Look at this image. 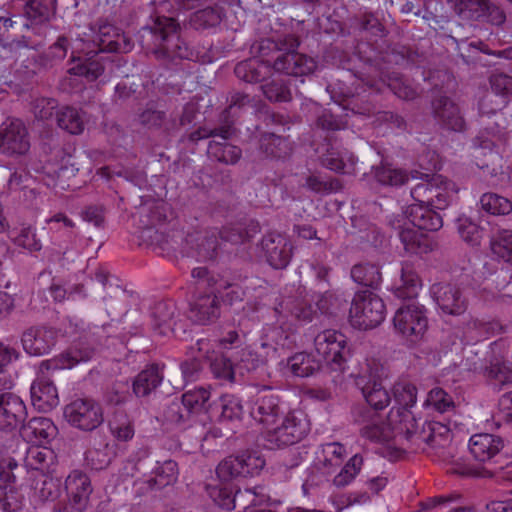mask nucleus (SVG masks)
Here are the masks:
<instances>
[{
    "instance_id": "7",
    "label": "nucleus",
    "mask_w": 512,
    "mask_h": 512,
    "mask_svg": "<svg viewBox=\"0 0 512 512\" xmlns=\"http://www.w3.org/2000/svg\"><path fill=\"white\" fill-rule=\"evenodd\" d=\"M154 40L156 58L170 60H194L196 54L179 35V24L172 17L157 16L152 26L145 28Z\"/></svg>"
},
{
    "instance_id": "55",
    "label": "nucleus",
    "mask_w": 512,
    "mask_h": 512,
    "mask_svg": "<svg viewBox=\"0 0 512 512\" xmlns=\"http://www.w3.org/2000/svg\"><path fill=\"white\" fill-rule=\"evenodd\" d=\"M264 96L271 102H289L292 99L289 84L283 79H272L261 86Z\"/></svg>"
},
{
    "instance_id": "2",
    "label": "nucleus",
    "mask_w": 512,
    "mask_h": 512,
    "mask_svg": "<svg viewBox=\"0 0 512 512\" xmlns=\"http://www.w3.org/2000/svg\"><path fill=\"white\" fill-rule=\"evenodd\" d=\"M260 224L256 220H248L223 227L207 229L204 232H194L184 235L183 231H174L168 235H159L157 243L163 256L168 258L193 257L197 261H210L217 257L220 241L231 244H243L252 240L260 233Z\"/></svg>"
},
{
    "instance_id": "30",
    "label": "nucleus",
    "mask_w": 512,
    "mask_h": 512,
    "mask_svg": "<svg viewBox=\"0 0 512 512\" xmlns=\"http://www.w3.org/2000/svg\"><path fill=\"white\" fill-rule=\"evenodd\" d=\"M396 228L399 229V239L407 253L424 255L434 249L435 243L433 239L428 234L423 233V230H419L407 223L403 226L398 225Z\"/></svg>"
},
{
    "instance_id": "62",
    "label": "nucleus",
    "mask_w": 512,
    "mask_h": 512,
    "mask_svg": "<svg viewBox=\"0 0 512 512\" xmlns=\"http://www.w3.org/2000/svg\"><path fill=\"white\" fill-rule=\"evenodd\" d=\"M323 462L327 467L340 466L346 457V448L339 442H330L322 445Z\"/></svg>"
},
{
    "instance_id": "8",
    "label": "nucleus",
    "mask_w": 512,
    "mask_h": 512,
    "mask_svg": "<svg viewBox=\"0 0 512 512\" xmlns=\"http://www.w3.org/2000/svg\"><path fill=\"white\" fill-rule=\"evenodd\" d=\"M233 134L234 129L231 125H224L214 129L200 127L191 132L189 139L192 142H198L202 139L212 138L207 147L209 158L226 165H234L240 160L242 150L228 142Z\"/></svg>"
},
{
    "instance_id": "5",
    "label": "nucleus",
    "mask_w": 512,
    "mask_h": 512,
    "mask_svg": "<svg viewBox=\"0 0 512 512\" xmlns=\"http://www.w3.org/2000/svg\"><path fill=\"white\" fill-rule=\"evenodd\" d=\"M338 304V298L331 291L305 296L284 297L275 307V313L289 318L292 323L306 325L323 315H330Z\"/></svg>"
},
{
    "instance_id": "56",
    "label": "nucleus",
    "mask_w": 512,
    "mask_h": 512,
    "mask_svg": "<svg viewBox=\"0 0 512 512\" xmlns=\"http://www.w3.org/2000/svg\"><path fill=\"white\" fill-rule=\"evenodd\" d=\"M210 398V390L205 387H198L186 391L182 395L181 403L188 413H195L202 410Z\"/></svg>"
},
{
    "instance_id": "20",
    "label": "nucleus",
    "mask_w": 512,
    "mask_h": 512,
    "mask_svg": "<svg viewBox=\"0 0 512 512\" xmlns=\"http://www.w3.org/2000/svg\"><path fill=\"white\" fill-rule=\"evenodd\" d=\"M30 149L29 132L18 118L7 119L0 125V152L4 155H24Z\"/></svg>"
},
{
    "instance_id": "57",
    "label": "nucleus",
    "mask_w": 512,
    "mask_h": 512,
    "mask_svg": "<svg viewBox=\"0 0 512 512\" xmlns=\"http://www.w3.org/2000/svg\"><path fill=\"white\" fill-rule=\"evenodd\" d=\"M221 405V421L240 420L243 415L242 401L238 396L233 394H225L220 398Z\"/></svg>"
},
{
    "instance_id": "48",
    "label": "nucleus",
    "mask_w": 512,
    "mask_h": 512,
    "mask_svg": "<svg viewBox=\"0 0 512 512\" xmlns=\"http://www.w3.org/2000/svg\"><path fill=\"white\" fill-rule=\"evenodd\" d=\"M374 178L380 185L397 187L408 181V174L403 169L381 164L374 168Z\"/></svg>"
},
{
    "instance_id": "54",
    "label": "nucleus",
    "mask_w": 512,
    "mask_h": 512,
    "mask_svg": "<svg viewBox=\"0 0 512 512\" xmlns=\"http://www.w3.org/2000/svg\"><path fill=\"white\" fill-rule=\"evenodd\" d=\"M483 210L492 215H507L512 211V202L496 193H485L480 198Z\"/></svg>"
},
{
    "instance_id": "50",
    "label": "nucleus",
    "mask_w": 512,
    "mask_h": 512,
    "mask_svg": "<svg viewBox=\"0 0 512 512\" xmlns=\"http://www.w3.org/2000/svg\"><path fill=\"white\" fill-rule=\"evenodd\" d=\"M58 126L70 134H80L84 130V122L79 111L73 107H62L56 113Z\"/></svg>"
},
{
    "instance_id": "63",
    "label": "nucleus",
    "mask_w": 512,
    "mask_h": 512,
    "mask_svg": "<svg viewBox=\"0 0 512 512\" xmlns=\"http://www.w3.org/2000/svg\"><path fill=\"white\" fill-rule=\"evenodd\" d=\"M490 85L495 95L502 98L501 106H505L507 99L512 95V76L499 73L490 77Z\"/></svg>"
},
{
    "instance_id": "17",
    "label": "nucleus",
    "mask_w": 512,
    "mask_h": 512,
    "mask_svg": "<svg viewBox=\"0 0 512 512\" xmlns=\"http://www.w3.org/2000/svg\"><path fill=\"white\" fill-rule=\"evenodd\" d=\"M63 415L71 426L83 431H93L104 421L101 405L88 398H78L67 404Z\"/></svg>"
},
{
    "instance_id": "23",
    "label": "nucleus",
    "mask_w": 512,
    "mask_h": 512,
    "mask_svg": "<svg viewBox=\"0 0 512 512\" xmlns=\"http://www.w3.org/2000/svg\"><path fill=\"white\" fill-rule=\"evenodd\" d=\"M18 463L12 459L0 460V509L2 512H20L23 507V495L12 484L15 481L14 470Z\"/></svg>"
},
{
    "instance_id": "43",
    "label": "nucleus",
    "mask_w": 512,
    "mask_h": 512,
    "mask_svg": "<svg viewBox=\"0 0 512 512\" xmlns=\"http://www.w3.org/2000/svg\"><path fill=\"white\" fill-rule=\"evenodd\" d=\"M167 212H168V207L166 204H164V203L156 204L153 206V208L150 209L149 215H148V220L145 223V227L147 229H152V228L156 229L154 236L152 237V242L154 244H156V246L158 248H159V245L157 243V239L160 238L159 237L160 234H164L165 237L167 238V236L168 235L171 236L174 231H178L177 229H174V224H171L170 222L168 223V225L171 227V229L168 232L162 230V227L166 224L167 219H168ZM168 239L170 240V237H168Z\"/></svg>"
},
{
    "instance_id": "53",
    "label": "nucleus",
    "mask_w": 512,
    "mask_h": 512,
    "mask_svg": "<svg viewBox=\"0 0 512 512\" xmlns=\"http://www.w3.org/2000/svg\"><path fill=\"white\" fill-rule=\"evenodd\" d=\"M424 407L439 413H445L451 411L455 405L449 393L440 387H436L427 394Z\"/></svg>"
},
{
    "instance_id": "25",
    "label": "nucleus",
    "mask_w": 512,
    "mask_h": 512,
    "mask_svg": "<svg viewBox=\"0 0 512 512\" xmlns=\"http://www.w3.org/2000/svg\"><path fill=\"white\" fill-rule=\"evenodd\" d=\"M276 314V323L264 329L266 342L263 346H273L275 350L292 349L298 342L297 327L289 318H282V313Z\"/></svg>"
},
{
    "instance_id": "11",
    "label": "nucleus",
    "mask_w": 512,
    "mask_h": 512,
    "mask_svg": "<svg viewBox=\"0 0 512 512\" xmlns=\"http://www.w3.org/2000/svg\"><path fill=\"white\" fill-rule=\"evenodd\" d=\"M402 431L404 438L416 446V449L425 450L426 446L433 449L443 448L451 440L449 427L437 421H425L419 428L418 420L412 417Z\"/></svg>"
},
{
    "instance_id": "35",
    "label": "nucleus",
    "mask_w": 512,
    "mask_h": 512,
    "mask_svg": "<svg viewBox=\"0 0 512 512\" xmlns=\"http://www.w3.org/2000/svg\"><path fill=\"white\" fill-rule=\"evenodd\" d=\"M165 365L152 363L147 365L133 380L132 389L137 397L148 396L164 379Z\"/></svg>"
},
{
    "instance_id": "27",
    "label": "nucleus",
    "mask_w": 512,
    "mask_h": 512,
    "mask_svg": "<svg viewBox=\"0 0 512 512\" xmlns=\"http://www.w3.org/2000/svg\"><path fill=\"white\" fill-rule=\"evenodd\" d=\"M57 341V331L51 327L39 326L27 329L21 338L25 352L32 356L48 354Z\"/></svg>"
},
{
    "instance_id": "41",
    "label": "nucleus",
    "mask_w": 512,
    "mask_h": 512,
    "mask_svg": "<svg viewBox=\"0 0 512 512\" xmlns=\"http://www.w3.org/2000/svg\"><path fill=\"white\" fill-rule=\"evenodd\" d=\"M320 368V361L307 352H297L287 359V369L293 376L309 377Z\"/></svg>"
},
{
    "instance_id": "58",
    "label": "nucleus",
    "mask_w": 512,
    "mask_h": 512,
    "mask_svg": "<svg viewBox=\"0 0 512 512\" xmlns=\"http://www.w3.org/2000/svg\"><path fill=\"white\" fill-rule=\"evenodd\" d=\"M363 395L366 402L375 410L386 408L391 401L388 391L376 382L371 386L367 385L363 389Z\"/></svg>"
},
{
    "instance_id": "26",
    "label": "nucleus",
    "mask_w": 512,
    "mask_h": 512,
    "mask_svg": "<svg viewBox=\"0 0 512 512\" xmlns=\"http://www.w3.org/2000/svg\"><path fill=\"white\" fill-rule=\"evenodd\" d=\"M26 416V406L18 395L10 392L0 394V431L17 429Z\"/></svg>"
},
{
    "instance_id": "14",
    "label": "nucleus",
    "mask_w": 512,
    "mask_h": 512,
    "mask_svg": "<svg viewBox=\"0 0 512 512\" xmlns=\"http://www.w3.org/2000/svg\"><path fill=\"white\" fill-rule=\"evenodd\" d=\"M314 347L323 361L334 370H344L347 362L349 349L347 338L340 331L326 329L314 338Z\"/></svg>"
},
{
    "instance_id": "28",
    "label": "nucleus",
    "mask_w": 512,
    "mask_h": 512,
    "mask_svg": "<svg viewBox=\"0 0 512 512\" xmlns=\"http://www.w3.org/2000/svg\"><path fill=\"white\" fill-rule=\"evenodd\" d=\"M435 301L441 311L449 315H460L467 309V299L463 291L451 284H438L432 287Z\"/></svg>"
},
{
    "instance_id": "3",
    "label": "nucleus",
    "mask_w": 512,
    "mask_h": 512,
    "mask_svg": "<svg viewBox=\"0 0 512 512\" xmlns=\"http://www.w3.org/2000/svg\"><path fill=\"white\" fill-rule=\"evenodd\" d=\"M94 46L85 54L72 51L68 72L71 75L83 76L89 81L98 79L104 72V63L100 52L109 53H128L133 48V42L118 27L110 23H104L99 26L96 38L93 40Z\"/></svg>"
},
{
    "instance_id": "42",
    "label": "nucleus",
    "mask_w": 512,
    "mask_h": 512,
    "mask_svg": "<svg viewBox=\"0 0 512 512\" xmlns=\"http://www.w3.org/2000/svg\"><path fill=\"white\" fill-rule=\"evenodd\" d=\"M224 16L223 8L214 4L195 11L190 17V25L196 30H204L216 27Z\"/></svg>"
},
{
    "instance_id": "60",
    "label": "nucleus",
    "mask_w": 512,
    "mask_h": 512,
    "mask_svg": "<svg viewBox=\"0 0 512 512\" xmlns=\"http://www.w3.org/2000/svg\"><path fill=\"white\" fill-rule=\"evenodd\" d=\"M457 229L460 237L471 245H478L482 237V230L469 217L464 215L457 218Z\"/></svg>"
},
{
    "instance_id": "9",
    "label": "nucleus",
    "mask_w": 512,
    "mask_h": 512,
    "mask_svg": "<svg viewBox=\"0 0 512 512\" xmlns=\"http://www.w3.org/2000/svg\"><path fill=\"white\" fill-rule=\"evenodd\" d=\"M309 422L301 411H289L280 424L263 428L262 436L270 449L291 446L309 432Z\"/></svg>"
},
{
    "instance_id": "13",
    "label": "nucleus",
    "mask_w": 512,
    "mask_h": 512,
    "mask_svg": "<svg viewBox=\"0 0 512 512\" xmlns=\"http://www.w3.org/2000/svg\"><path fill=\"white\" fill-rule=\"evenodd\" d=\"M265 466V459L256 451H245L223 459L216 468L218 478L227 482L238 477L258 475Z\"/></svg>"
},
{
    "instance_id": "52",
    "label": "nucleus",
    "mask_w": 512,
    "mask_h": 512,
    "mask_svg": "<svg viewBox=\"0 0 512 512\" xmlns=\"http://www.w3.org/2000/svg\"><path fill=\"white\" fill-rule=\"evenodd\" d=\"M111 434L118 440L127 442L134 437L135 429L132 420L125 413L116 412L109 422Z\"/></svg>"
},
{
    "instance_id": "12",
    "label": "nucleus",
    "mask_w": 512,
    "mask_h": 512,
    "mask_svg": "<svg viewBox=\"0 0 512 512\" xmlns=\"http://www.w3.org/2000/svg\"><path fill=\"white\" fill-rule=\"evenodd\" d=\"M395 331L406 340L415 343L428 328V318L424 305L412 301L399 307L393 317Z\"/></svg>"
},
{
    "instance_id": "32",
    "label": "nucleus",
    "mask_w": 512,
    "mask_h": 512,
    "mask_svg": "<svg viewBox=\"0 0 512 512\" xmlns=\"http://www.w3.org/2000/svg\"><path fill=\"white\" fill-rule=\"evenodd\" d=\"M504 442L500 436L478 433L470 437L468 448L471 455L479 462L492 460L503 449Z\"/></svg>"
},
{
    "instance_id": "15",
    "label": "nucleus",
    "mask_w": 512,
    "mask_h": 512,
    "mask_svg": "<svg viewBox=\"0 0 512 512\" xmlns=\"http://www.w3.org/2000/svg\"><path fill=\"white\" fill-rule=\"evenodd\" d=\"M362 40L355 47L359 58L365 63L378 59L385 45L386 29L373 14H365L361 22Z\"/></svg>"
},
{
    "instance_id": "24",
    "label": "nucleus",
    "mask_w": 512,
    "mask_h": 512,
    "mask_svg": "<svg viewBox=\"0 0 512 512\" xmlns=\"http://www.w3.org/2000/svg\"><path fill=\"white\" fill-rule=\"evenodd\" d=\"M194 297L190 303V318L200 325L215 322L221 314V302L214 291L198 289L194 284Z\"/></svg>"
},
{
    "instance_id": "33",
    "label": "nucleus",
    "mask_w": 512,
    "mask_h": 512,
    "mask_svg": "<svg viewBox=\"0 0 512 512\" xmlns=\"http://www.w3.org/2000/svg\"><path fill=\"white\" fill-rule=\"evenodd\" d=\"M436 208L422 204H411L405 211L410 225L425 231H437L443 226V219Z\"/></svg>"
},
{
    "instance_id": "49",
    "label": "nucleus",
    "mask_w": 512,
    "mask_h": 512,
    "mask_svg": "<svg viewBox=\"0 0 512 512\" xmlns=\"http://www.w3.org/2000/svg\"><path fill=\"white\" fill-rule=\"evenodd\" d=\"M56 0H29L25 6V15L34 24L48 21L55 10Z\"/></svg>"
},
{
    "instance_id": "44",
    "label": "nucleus",
    "mask_w": 512,
    "mask_h": 512,
    "mask_svg": "<svg viewBox=\"0 0 512 512\" xmlns=\"http://www.w3.org/2000/svg\"><path fill=\"white\" fill-rule=\"evenodd\" d=\"M260 149L271 158H285L291 153V144L285 137L274 133H265L260 138Z\"/></svg>"
},
{
    "instance_id": "1",
    "label": "nucleus",
    "mask_w": 512,
    "mask_h": 512,
    "mask_svg": "<svg viewBox=\"0 0 512 512\" xmlns=\"http://www.w3.org/2000/svg\"><path fill=\"white\" fill-rule=\"evenodd\" d=\"M299 38L294 34H284L276 40L261 39L252 46L255 55L239 62L234 73L240 80L257 83L265 80L272 72L301 77L312 74L317 68L314 58L298 53Z\"/></svg>"
},
{
    "instance_id": "16",
    "label": "nucleus",
    "mask_w": 512,
    "mask_h": 512,
    "mask_svg": "<svg viewBox=\"0 0 512 512\" xmlns=\"http://www.w3.org/2000/svg\"><path fill=\"white\" fill-rule=\"evenodd\" d=\"M424 176L426 179L411 189L414 204L431 206L438 210L445 209L450 203L449 189L452 183L442 175H433L431 178L428 174Z\"/></svg>"
},
{
    "instance_id": "6",
    "label": "nucleus",
    "mask_w": 512,
    "mask_h": 512,
    "mask_svg": "<svg viewBox=\"0 0 512 512\" xmlns=\"http://www.w3.org/2000/svg\"><path fill=\"white\" fill-rule=\"evenodd\" d=\"M192 284L198 289H208L214 291L219 297L220 302L233 305L243 301L246 294L258 287H262L264 282L259 277H244L239 280H231L209 270L207 267H196L191 271Z\"/></svg>"
},
{
    "instance_id": "46",
    "label": "nucleus",
    "mask_w": 512,
    "mask_h": 512,
    "mask_svg": "<svg viewBox=\"0 0 512 512\" xmlns=\"http://www.w3.org/2000/svg\"><path fill=\"white\" fill-rule=\"evenodd\" d=\"M175 307L170 301L157 302L151 312L152 325L155 332L160 335H167L171 331V321L174 316Z\"/></svg>"
},
{
    "instance_id": "39",
    "label": "nucleus",
    "mask_w": 512,
    "mask_h": 512,
    "mask_svg": "<svg viewBox=\"0 0 512 512\" xmlns=\"http://www.w3.org/2000/svg\"><path fill=\"white\" fill-rule=\"evenodd\" d=\"M422 288V283L417 273L408 265L401 269L400 284L394 289L397 298L414 300Z\"/></svg>"
},
{
    "instance_id": "40",
    "label": "nucleus",
    "mask_w": 512,
    "mask_h": 512,
    "mask_svg": "<svg viewBox=\"0 0 512 512\" xmlns=\"http://www.w3.org/2000/svg\"><path fill=\"white\" fill-rule=\"evenodd\" d=\"M178 477V465L173 460L157 462L152 476L147 480L149 488L159 490L176 482Z\"/></svg>"
},
{
    "instance_id": "21",
    "label": "nucleus",
    "mask_w": 512,
    "mask_h": 512,
    "mask_svg": "<svg viewBox=\"0 0 512 512\" xmlns=\"http://www.w3.org/2000/svg\"><path fill=\"white\" fill-rule=\"evenodd\" d=\"M283 405L284 403L277 393L268 386H262L257 391L256 398L251 405L250 414L256 422L265 428L267 425L271 426L277 423L278 417L284 414Z\"/></svg>"
},
{
    "instance_id": "45",
    "label": "nucleus",
    "mask_w": 512,
    "mask_h": 512,
    "mask_svg": "<svg viewBox=\"0 0 512 512\" xmlns=\"http://www.w3.org/2000/svg\"><path fill=\"white\" fill-rule=\"evenodd\" d=\"M352 280L362 286L377 289L382 281L379 266L371 263L355 264L351 268Z\"/></svg>"
},
{
    "instance_id": "47",
    "label": "nucleus",
    "mask_w": 512,
    "mask_h": 512,
    "mask_svg": "<svg viewBox=\"0 0 512 512\" xmlns=\"http://www.w3.org/2000/svg\"><path fill=\"white\" fill-rule=\"evenodd\" d=\"M53 460L54 453L46 445L32 444L27 449L25 463L33 470H48Z\"/></svg>"
},
{
    "instance_id": "64",
    "label": "nucleus",
    "mask_w": 512,
    "mask_h": 512,
    "mask_svg": "<svg viewBox=\"0 0 512 512\" xmlns=\"http://www.w3.org/2000/svg\"><path fill=\"white\" fill-rule=\"evenodd\" d=\"M57 106L58 102L56 99L42 97L33 102V112L37 119L48 120L53 116Z\"/></svg>"
},
{
    "instance_id": "38",
    "label": "nucleus",
    "mask_w": 512,
    "mask_h": 512,
    "mask_svg": "<svg viewBox=\"0 0 512 512\" xmlns=\"http://www.w3.org/2000/svg\"><path fill=\"white\" fill-rule=\"evenodd\" d=\"M209 494L215 504L224 510H232L236 508V503H239L244 496L252 498L251 503H255L257 493L252 490H237L234 494L232 490L226 487H212Z\"/></svg>"
},
{
    "instance_id": "51",
    "label": "nucleus",
    "mask_w": 512,
    "mask_h": 512,
    "mask_svg": "<svg viewBox=\"0 0 512 512\" xmlns=\"http://www.w3.org/2000/svg\"><path fill=\"white\" fill-rule=\"evenodd\" d=\"M492 253L504 262L512 264V230H501L490 240Z\"/></svg>"
},
{
    "instance_id": "18",
    "label": "nucleus",
    "mask_w": 512,
    "mask_h": 512,
    "mask_svg": "<svg viewBox=\"0 0 512 512\" xmlns=\"http://www.w3.org/2000/svg\"><path fill=\"white\" fill-rule=\"evenodd\" d=\"M394 405L389 411L388 420L400 429L408 425L412 417H415L411 408L417 401V388L407 380L397 381L392 388Z\"/></svg>"
},
{
    "instance_id": "31",
    "label": "nucleus",
    "mask_w": 512,
    "mask_h": 512,
    "mask_svg": "<svg viewBox=\"0 0 512 512\" xmlns=\"http://www.w3.org/2000/svg\"><path fill=\"white\" fill-rule=\"evenodd\" d=\"M433 113L443 128L461 132L465 129V120L459 107L448 97L442 96L432 102Z\"/></svg>"
},
{
    "instance_id": "19",
    "label": "nucleus",
    "mask_w": 512,
    "mask_h": 512,
    "mask_svg": "<svg viewBox=\"0 0 512 512\" xmlns=\"http://www.w3.org/2000/svg\"><path fill=\"white\" fill-rule=\"evenodd\" d=\"M456 13L468 20L486 21L499 26L506 20L504 11L488 0H447Z\"/></svg>"
},
{
    "instance_id": "61",
    "label": "nucleus",
    "mask_w": 512,
    "mask_h": 512,
    "mask_svg": "<svg viewBox=\"0 0 512 512\" xmlns=\"http://www.w3.org/2000/svg\"><path fill=\"white\" fill-rule=\"evenodd\" d=\"M363 464V457L360 454L352 456L343 466L341 471L335 476L334 484L336 486L348 485L359 473Z\"/></svg>"
},
{
    "instance_id": "34",
    "label": "nucleus",
    "mask_w": 512,
    "mask_h": 512,
    "mask_svg": "<svg viewBox=\"0 0 512 512\" xmlns=\"http://www.w3.org/2000/svg\"><path fill=\"white\" fill-rule=\"evenodd\" d=\"M65 490L71 503L85 508L93 492V487L89 476L85 472L75 469L66 477Z\"/></svg>"
},
{
    "instance_id": "36",
    "label": "nucleus",
    "mask_w": 512,
    "mask_h": 512,
    "mask_svg": "<svg viewBox=\"0 0 512 512\" xmlns=\"http://www.w3.org/2000/svg\"><path fill=\"white\" fill-rule=\"evenodd\" d=\"M360 434L363 438L375 443H388L392 439L403 436L402 429L391 423L388 419L387 422L382 421L380 418H373L366 423L361 429Z\"/></svg>"
},
{
    "instance_id": "37",
    "label": "nucleus",
    "mask_w": 512,
    "mask_h": 512,
    "mask_svg": "<svg viewBox=\"0 0 512 512\" xmlns=\"http://www.w3.org/2000/svg\"><path fill=\"white\" fill-rule=\"evenodd\" d=\"M357 158L347 149H339L331 144L321 156L322 165L334 172L351 174L354 171Z\"/></svg>"
},
{
    "instance_id": "59",
    "label": "nucleus",
    "mask_w": 512,
    "mask_h": 512,
    "mask_svg": "<svg viewBox=\"0 0 512 512\" xmlns=\"http://www.w3.org/2000/svg\"><path fill=\"white\" fill-rule=\"evenodd\" d=\"M9 237L15 245L28 250L29 252H36L42 248L40 240L36 238L35 229L30 226L23 227L18 234L11 231L9 233Z\"/></svg>"
},
{
    "instance_id": "22",
    "label": "nucleus",
    "mask_w": 512,
    "mask_h": 512,
    "mask_svg": "<svg viewBox=\"0 0 512 512\" xmlns=\"http://www.w3.org/2000/svg\"><path fill=\"white\" fill-rule=\"evenodd\" d=\"M261 250L267 263L274 269L286 268L293 256V244L283 233L268 232L261 240Z\"/></svg>"
},
{
    "instance_id": "4",
    "label": "nucleus",
    "mask_w": 512,
    "mask_h": 512,
    "mask_svg": "<svg viewBox=\"0 0 512 512\" xmlns=\"http://www.w3.org/2000/svg\"><path fill=\"white\" fill-rule=\"evenodd\" d=\"M92 356V349L71 347L51 359L43 360L30 388L32 405L42 412H48L56 407L59 404L58 391L49 373L72 369L80 363L88 362Z\"/></svg>"
},
{
    "instance_id": "10",
    "label": "nucleus",
    "mask_w": 512,
    "mask_h": 512,
    "mask_svg": "<svg viewBox=\"0 0 512 512\" xmlns=\"http://www.w3.org/2000/svg\"><path fill=\"white\" fill-rule=\"evenodd\" d=\"M351 325L358 329H372L380 325L386 317L384 301L371 291L355 293L349 312Z\"/></svg>"
},
{
    "instance_id": "29",
    "label": "nucleus",
    "mask_w": 512,
    "mask_h": 512,
    "mask_svg": "<svg viewBox=\"0 0 512 512\" xmlns=\"http://www.w3.org/2000/svg\"><path fill=\"white\" fill-rule=\"evenodd\" d=\"M58 429L47 417H33L21 426L20 435L28 443L47 445L57 435Z\"/></svg>"
}]
</instances>
